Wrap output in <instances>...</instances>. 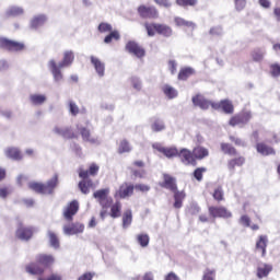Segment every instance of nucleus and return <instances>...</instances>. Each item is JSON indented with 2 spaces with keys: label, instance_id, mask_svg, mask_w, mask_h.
<instances>
[{
  "label": "nucleus",
  "instance_id": "f257e3e1",
  "mask_svg": "<svg viewBox=\"0 0 280 280\" xmlns=\"http://www.w3.org/2000/svg\"><path fill=\"white\" fill-rule=\"evenodd\" d=\"M73 60H75V55H73V51L67 50L63 54V59L59 65L56 63V60L54 59L48 62V67L54 75L55 82H60V80H62V71H60V69L71 67V65H73Z\"/></svg>",
  "mask_w": 280,
  "mask_h": 280
},
{
  "label": "nucleus",
  "instance_id": "f03ea898",
  "mask_svg": "<svg viewBox=\"0 0 280 280\" xmlns=\"http://www.w3.org/2000/svg\"><path fill=\"white\" fill-rule=\"evenodd\" d=\"M56 187H58V175H54L46 184L38 182L28 183V189L35 191V194H40L42 196H51Z\"/></svg>",
  "mask_w": 280,
  "mask_h": 280
},
{
  "label": "nucleus",
  "instance_id": "7ed1b4c3",
  "mask_svg": "<svg viewBox=\"0 0 280 280\" xmlns=\"http://www.w3.org/2000/svg\"><path fill=\"white\" fill-rule=\"evenodd\" d=\"M144 27H145L148 36H156V34H159L160 36L170 38V36H172V34H174V31L167 24L145 22Z\"/></svg>",
  "mask_w": 280,
  "mask_h": 280
},
{
  "label": "nucleus",
  "instance_id": "20e7f679",
  "mask_svg": "<svg viewBox=\"0 0 280 280\" xmlns=\"http://www.w3.org/2000/svg\"><path fill=\"white\" fill-rule=\"evenodd\" d=\"M137 12L140 19H149L151 21H156L160 16L159 9L154 5L140 4L137 8Z\"/></svg>",
  "mask_w": 280,
  "mask_h": 280
},
{
  "label": "nucleus",
  "instance_id": "39448f33",
  "mask_svg": "<svg viewBox=\"0 0 280 280\" xmlns=\"http://www.w3.org/2000/svg\"><path fill=\"white\" fill-rule=\"evenodd\" d=\"M110 188H103L94 191L93 197L101 205L102 209H108L113 205V198L108 197Z\"/></svg>",
  "mask_w": 280,
  "mask_h": 280
},
{
  "label": "nucleus",
  "instance_id": "423d86ee",
  "mask_svg": "<svg viewBox=\"0 0 280 280\" xmlns=\"http://www.w3.org/2000/svg\"><path fill=\"white\" fill-rule=\"evenodd\" d=\"M208 213L210 218H213V220L217 218H222L223 220L233 218L231 210L226 209L224 206H210L208 207Z\"/></svg>",
  "mask_w": 280,
  "mask_h": 280
},
{
  "label": "nucleus",
  "instance_id": "0eeeda50",
  "mask_svg": "<svg viewBox=\"0 0 280 280\" xmlns=\"http://www.w3.org/2000/svg\"><path fill=\"white\" fill-rule=\"evenodd\" d=\"M0 49H7V51H23L25 49V44L0 37Z\"/></svg>",
  "mask_w": 280,
  "mask_h": 280
},
{
  "label": "nucleus",
  "instance_id": "6e6552de",
  "mask_svg": "<svg viewBox=\"0 0 280 280\" xmlns=\"http://www.w3.org/2000/svg\"><path fill=\"white\" fill-rule=\"evenodd\" d=\"M135 194V185L130 183H122L119 188L115 191L114 198H119L120 200H126Z\"/></svg>",
  "mask_w": 280,
  "mask_h": 280
},
{
  "label": "nucleus",
  "instance_id": "1a4fd4ad",
  "mask_svg": "<svg viewBox=\"0 0 280 280\" xmlns=\"http://www.w3.org/2000/svg\"><path fill=\"white\" fill-rule=\"evenodd\" d=\"M15 237L18 240H22V242H28V240L34 237V229L32 226H25L22 222H20L15 231Z\"/></svg>",
  "mask_w": 280,
  "mask_h": 280
},
{
  "label": "nucleus",
  "instance_id": "9d476101",
  "mask_svg": "<svg viewBox=\"0 0 280 280\" xmlns=\"http://www.w3.org/2000/svg\"><path fill=\"white\" fill-rule=\"evenodd\" d=\"M126 51L136 56V58H144L145 56V48H143L139 43L130 40L125 46Z\"/></svg>",
  "mask_w": 280,
  "mask_h": 280
},
{
  "label": "nucleus",
  "instance_id": "9b49d317",
  "mask_svg": "<svg viewBox=\"0 0 280 280\" xmlns=\"http://www.w3.org/2000/svg\"><path fill=\"white\" fill-rule=\"evenodd\" d=\"M252 115L248 112L245 113H241L237 115H234L230 118V126L235 127V126H244L246 124H248L252 119Z\"/></svg>",
  "mask_w": 280,
  "mask_h": 280
},
{
  "label": "nucleus",
  "instance_id": "f8f14e48",
  "mask_svg": "<svg viewBox=\"0 0 280 280\" xmlns=\"http://www.w3.org/2000/svg\"><path fill=\"white\" fill-rule=\"evenodd\" d=\"M178 159L184 163V165H194L196 166L198 162L194 155V151L189 149H182L178 153Z\"/></svg>",
  "mask_w": 280,
  "mask_h": 280
},
{
  "label": "nucleus",
  "instance_id": "ddd939ff",
  "mask_svg": "<svg viewBox=\"0 0 280 280\" xmlns=\"http://www.w3.org/2000/svg\"><path fill=\"white\" fill-rule=\"evenodd\" d=\"M80 211V203L78 200H72L63 210V218L71 222L73 220V215H75Z\"/></svg>",
  "mask_w": 280,
  "mask_h": 280
},
{
  "label": "nucleus",
  "instance_id": "4468645a",
  "mask_svg": "<svg viewBox=\"0 0 280 280\" xmlns=\"http://www.w3.org/2000/svg\"><path fill=\"white\" fill-rule=\"evenodd\" d=\"M163 189H168V191H176L178 189V184L176 183V177L171 174H163V182L160 184Z\"/></svg>",
  "mask_w": 280,
  "mask_h": 280
},
{
  "label": "nucleus",
  "instance_id": "2eb2a0df",
  "mask_svg": "<svg viewBox=\"0 0 280 280\" xmlns=\"http://www.w3.org/2000/svg\"><path fill=\"white\" fill-rule=\"evenodd\" d=\"M192 104L194 106L201 108V110H208L210 106L213 108V104H215V102L207 100L202 94H197L192 96Z\"/></svg>",
  "mask_w": 280,
  "mask_h": 280
},
{
  "label": "nucleus",
  "instance_id": "dca6fc26",
  "mask_svg": "<svg viewBox=\"0 0 280 280\" xmlns=\"http://www.w3.org/2000/svg\"><path fill=\"white\" fill-rule=\"evenodd\" d=\"M213 110H220V108L225 113V115H233L235 107H233V103L229 100H223L219 103L212 104Z\"/></svg>",
  "mask_w": 280,
  "mask_h": 280
},
{
  "label": "nucleus",
  "instance_id": "f3484780",
  "mask_svg": "<svg viewBox=\"0 0 280 280\" xmlns=\"http://www.w3.org/2000/svg\"><path fill=\"white\" fill-rule=\"evenodd\" d=\"M35 261L39 264V266H43L44 270L45 268H50V266H54V262L56 259L52 255L49 254H39L36 256Z\"/></svg>",
  "mask_w": 280,
  "mask_h": 280
},
{
  "label": "nucleus",
  "instance_id": "a211bd4d",
  "mask_svg": "<svg viewBox=\"0 0 280 280\" xmlns=\"http://www.w3.org/2000/svg\"><path fill=\"white\" fill-rule=\"evenodd\" d=\"M25 271L28 275H33L36 277L45 275V268L40 266V264L38 262H30L28 265L25 266Z\"/></svg>",
  "mask_w": 280,
  "mask_h": 280
},
{
  "label": "nucleus",
  "instance_id": "6ab92c4d",
  "mask_svg": "<svg viewBox=\"0 0 280 280\" xmlns=\"http://www.w3.org/2000/svg\"><path fill=\"white\" fill-rule=\"evenodd\" d=\"M91 65H93L97 75L100 78H104V73L106 71V65L97 57L91 56L90 57Z\"/></svg>",
  "mask_w": 280,
  "mask_h": 280
},
{
  "label": "nucleus",
  "instance_id": "aec40b11",
  "mask_svg": "<svg viewBox=\"0 0 280 280\" xmlns=\"http://www.w3.org/2000/svg\"><path fill=\"white\" fill-rule=\"evenodd\" d=\"M78 173L79 177L81 178H89V176H95L96 174L100 173V165L92 163L90 164L88 171L84 168H79Z\"/></svg>",
  "mask_w": 280,
  "mask_h": 280
},
{
  "label": "nucleus",
  "instance_id": "412c9836",
  "mask_svg": "<svg viewBox=\"0 0 280 280\" xmlns=\"http://www.w3.org/2000/svg\"><path fill=\"white\" fill-rule=\"evenodd\" d=\"M66 235H78V233H84V224L72 223L63 226Z\"/></svg>",
  "mask_w": 280,
  "mask_h": 280
},
{
  "label": "nucleus",
  "instance_id": "4be33fe9",
  "mask_svg": "<svg viewBox=\"0 0 280 280\" xmlns=\"http://www.w3.org/2000/svg\"><path fill=\"white\" fill-rule=\"evenodd\" d=\"M191 75H196V70L191 67H182L179 69V72L177 74V80L180 82H186V80H189Z\"/></svg>",
  "mask_w": 280,
  "mask_h": 280
},
{
  "label": "nucleus",
  "instance_id": "5701e85b",
  "mask_svg": "<svg viewBox=\"0 0 280 280\" xmlns=\"http://www.w3.org/2000/svg\"><path fill=\"white\" fill-rule=\"evenodd\" d=\"M268 248V235H259L256 241V250L260 253L261 257L266 255V249Z\"/></svg>",
  "mask_w": 280,
  "mask_h": 280
},
{
  "label": "nucleus",
  "instance_id": "b1692460",
  "mask_svg": "<svg viewBox=\"0 0 280 280\" xmlns=\"http://www.w3.org/2000/svg\"><path fill=\"white\" fill-rule=\"evenodd\" d=\"M245 164L246 158L240 155L228 161V170H230V172H235V167H243Z\"/></svg>",
  "mask_w": 280,
  "mask_h": 280
},
{
  "label": "nucleus",
  "instance_id": "393cba45",
  "mask_svg": "<svg viewBox=\"0 0 280 280\" xmlns=\"http://www.w3.org/2000/svg\"><path fill=\"white\" fill-rule=\"evenodd\" d=\"M192 154L195 156V161H203V159H207V156H209V149L202 145H197L192 149Z\"/></svg>",
  "mask_w": 280,
  "mask_h": 280
},
{
  "label": "nucleus",
  "instance_id": "a878e982",
  "mask_svg": "<svg viewBox=\"0 0 280 280\" xmlns=\"http://www.w3.org/2000/svg\"><path fill=\"white\" fill-rule=\"evenodd\" d=\"M54 132H56V135H60L61 137H63V139H78L75 132H73V130L69 127H55Z\"/></svg>",
  "mask_w": 280,
  "mask_h": 280
},
{
  "label": "nucleus",
  "instance_id": "bb28decb",
  "mask_svg": "<svg viewBox=\"0 0 280 280\" xmlns=\"http://www.w3.org/2000/svg\"><path fill=\"white\" fill-rule=\"evenodd\" d=\"M4 154L8 159H12V161L23 160V153H21V150H19V148L10 147L4 151Z\"/></svg>",
  "mask_w": 280,
  "mask_h": 280
},
{
  "label": "nucleus",
  "instance_id": "cd10ccee",
  "mask_svg": "<svg viewBox=\"0 0 280 280\" xmlns=\"http://www.w3.org/2000/svg\"><path fill=\"white\" fill-rule=\"evenodd\" d=\"M174 194V208L175 209H180L183 207V200H185V198H187V194H185V190H178V188L176 189V191H172Z\"/></svg>",
  "mask_w": 280,
  "mask_h": 280
},
{
  "label": "nucleus",
  "instance_id": "c85d7f7f",
  "mask_svg": "<svg viewBox=\"0 0 280 280\" xmlns=\"http://www.w3.org/2000/svg\"><path fill=\"white\" fill-rule=\"evenodd\" d=\"M256 150L262 156H270V154H276L275 149L264 142L257 143Z\"/></svg>",
  "mask_w": 280,
  "mask_h": 280
},
{
  "label": "nucleus",
  "instance_id": "c756f323",
  "mask_svg": "<svg viewBox=\"0 0 280 280\" xmlns=\"http://www.w3.org/2000/svg\"><path fill=\"white\" fill-rule=\"evenodd\" d=\"M220 148L223 154H226L228 156H237V149L233 147V144L229 142H222Z\"/></svg>",
  "mask_w": 280,
  "mask_h": 280
},
{
  "label": "nucleus",
  "instance_id": "7c9ffc66",
  "mask_svg": "<svg viewBox=\"0 0 280 280\" xmlns=\"http://www.w3.org/2000/svg\"><path fill=\"white\" fill-rule=\"evenodd\" d=\"M45 23H47V15L39 14L32 19L31 27L32 30H38V27H43Z\"/></svg>",
  "mask_w": 280,
  "mask_h": 280
},
{
  "label": "nucleus",
  "instance_id": "2f4dec72",
  "mask_svg": "<svg viewBox=\"0 0 280 280\" xmlns=\"http://www.w3.org/2000/svg\"><path fill=\"white\" fill-rule=\"evenodd\" d=\"M93 187V179L91 178H82L81 182H79V189L84 195L90 194L91 189Z\"/></svg>",
  "mask_w": 280,
  "mask_h": 280
},
{
  "label": "nucleus",
  "instance_id": "473e14b6",
  "mask_svg": "<svg viewBox=\"0 0 280 280\" xmlns=\"http://www.w3.org/2000/svg\"><path fill=\"white\" fill-rule=\"evenodd\" d=\"M109 215L114 220L117 218H121V201H116L115 203H112L110 206Z\"/></svg>",
  "mask_w": 280,
  "mask_h": 280
},
{
  "label": "nucleus",
  "instance_id": "72a5a7b5",
  "mask_svg": "<svg viewBox=\"0 0 280 280\" xmlns=\"http://www.w3.org/2000/svg\"><path fill=\"white\" fill-rule=\"evenodd\" d=\"M79 131L83 141H88V143H97V139L91 137V130L86 127L79 128Z\"/></svg>",
  "mask_w": 280,
  "mask_h": 280
},
{
  "label": "nucleus",
  "instance_id": "f704fd0d",
  "mask_svg": "<svg viewBox=\"0 0 280 280\" xmlns=\"http://www.w3.org/2000/svg\"><path fill=\"white\" fill-rule=\"evenodd\" d=\"M30 102L33 104V106H40L47 102V96L44 94H32L30 96Z\"/></svg>",
  "mask_w": 280,
  "mask_h": 280
},
{
  "label": "nucleus",
  "instance_id": "c9c22d12",
  "mask_svg": "<svg viewBox=\"0 0 280 280\" xmlns=\"http://www.w3.org/2000/svg\"><path fill=\"white\" fill-rule=\"evenodd\" d=\"M174 23L177 25V27H191V30H196V23L187 21L183 18H175Z\"/></svg>",
  "mask_w": 280,
  "mask_h": 280
},
{
  "label": "nucleus",
  "instance_id": "e433bc0d",
  "mask_svg": "<svg viewBox=\"0 0 280 280\" xmlns=\"http://www.w3.org/2000/svg\"><path fill=\"white\" fill-rule=\"evenodd\" d=\"M272 272V266L270 265H262L257 268V277L258 279H264V277H268Z\"/></svg>",
  "mask_w": 280,
  "mask_h": 280
},
{
  "label": "nucleus",
  "instance_id": "4c0bfd02",
  "mask_svg": "<svg viewBox=\"0 0 280 280\" xmlns=\"http://www.w3.org/2000/svg\"><path fill=\"white\" fill-rule=\"evenodd\" d=\"M128 152H132V147H130V142L126 139L120 140L118 143V154H126Z\"/></svg>",
  "mask_w": 280,
  "mask_h": 280
},
{
  "label": "nucleus",
  "instance_id": "58836bf2",
  "mask_svg": "<svg viewBox=\"0 0 280 280\" xmlns=\"http://www.w3.org/2000/svg\"><path fill=\"white\" fill-rule=\"evenodd\" d=\"M162 91H163L164 95H166V97H168V100H174V97H178V92L172 85H167V84L164 85L162 88Z\"/></svg>",
  "mask_w": 280,
  "mask_h": 280
},
{
  "label": "nucleus",
  "instance_id": "ea45409f",
  "mask_svg": "<svg viewBox=\"0 0 280 280\" xmlns=\"http://www.w3.org/2000/svg\"><path fill=\"white\" fill-rule=\"evenodd\" d=\"M264 56H266V51H264V49L261 48H255L250 52V57L254 60V62H261V60H264Z\"/></svg>",
  "mask_w": 280,
  "mask_h": 280
},
{
  "label": "nucleus",
  "instance_id": "a19ab883",
  "mask_svg": "<svg viewBox=\"0 0 280 280\" xmlns=\"http://www.w3.org/2000/svg\"><path fill=\"white\" fill-rule=\"evenodd\" d=\"M160 152L167 159H174V156H178L179 154V151L176 148H162L160 149Z\"/></svg>",
  "mask_w": 280,
  "mask_h": 280
},
{
  "label": "nucleus",
  "instance_id": "79ce46f5",
  "mask_svg": "<svg viewBox=\"0 0 280 280\" xmlns=\"http://www.w3.org/2000/svg\"><path fill=\"white\" fill-rule=\"evenodd\" d=\"M132 224V210H126L122 214V228L128 229Z\"/></svg>",
  "mask_w": 280,
  "mask_h": 280
},
{
  "label": "nucleus",
  "instance_id": "37998d69",
  "mask_svg": "<svg viewBox=\"0 0 280 280\" xmlns=\"http://www.w3.org/2000/svg\"><path fill=\"white\" fill-rule=\"evenodd\" d=\"M119 38H121V35H119V31H112L107 36H105L104 43L106 45H110L113 40H119Z\"/></svg>",
  "mask_w": 280,
  "mask_h": 280
},
{
  "label": "nucleus",
  "instance_id": "c03bdc74",
  "mask_svg": "<svg viewBox=\"0 0 280 280\" xmlns=\"http://www.w3.org/2000/svg\"><path fill=\"white\" fill-rule=\"evenodd\" d=\"M175 2L179 8H196L198 5V0H176Z\"/></svg>",
  "mask_w": 280,
  "mask_h": 280
},
{
  "label": "nucleus",
  "instance_id": "a18cd8bd",
  "mask_svg": "<svg viewBox=\"0 0 280 280\" xmlns=\"http://www.w3.org/2000/svg\"><path fill=\"white\" fill-rule=\"evenodd\" d=\"M212 198L217 202H222L224 200V190L222 189V186H219L214 189V191L212 192Z\"/></svg>",
  "mask_w": 280,
  "mask_h": 280
},
{
  "label": "nucleus",
  "instance_id": "49530a36",
  "mask_svg": "<svg viewBox=\"0 0 280 280\" xmlns=\"http://www.w3.org/2000/svg\"><path fill=\"white\" fill-rule=\"evenodd\" d=\"M137 242L142 248H145L150 244V236L148 234H138Z\"/></svg>",
  "mask_w": 280,
  "mask_h": 280
},
{
  "label": "nucleus",
  "instance_id": "de8ad7c7",
  "mask_svg": "<svg viewBox=\"0 0 280 280\" xmlns=\"http://www.w3.org/2000/svg\"><path fill=\"white\" fill-rule=\"evenodd\" d=\"M49 243L52 248H60V240L54 232H48Z\"/></svg>",
  "mask_w": 280,
  "mask_h": 280
},
{
  "label": "nucleus",
  "instance_id": "09e8293b",
  "mask_svg": "<svg viewBox=\"0 0 280 280\" xmlns=\"http://www.w3.org/2000/svg\"><path fill=\"white\" fill-rule=\"evenodd\" d=\"M269 73L271 78H280V63H271L269 66Z\"/></svg>",
  "mask_w": 280,
  "mask_h": 280
},
{
  "label": "nucleus",
  "instance_id": "8fccbe9b",
  "mask_svg": "<svg viewBox=\"0 0 280 280\" xmlns=\"http://www.w3.org/2000/svg\"><path fill=\"white\" fill-rule=\"evenodd\" d=\"M153 132H161L165 129V124L161 119H155L151 125Z\"/></svg>",
  "mask_w": 280,
  "mask_h": 280
},
{
  "label": "nucleus",
  "instance_id": "3c124183",
  "mask_svg": "<svg viewBox=\"0 0 280 280\" xmlns=\"http://www.w3.org/2000/svg\"><path fill=\"white\" fill-rule=\"evenodd\" d=\"M23 8L12 7L7 11V16H21L23 14Z\"/></svg>",
  "mask_w": 280,
  "mask_h": 280
},
{
  "label": "nucleus",
  "instance_id": "603ef678",
  "mask_svg": "<svg viewBox=\"0 0 280 280\" xmlns=\"http://www.w3.org/2000/svg\"><path fill=\"white\" fill-rule=\"evenodd\" d=\"M201 280H215V269L207 268Z\"/></svg>",
  "mask_w": 280,
  "mask_h": 280
},
{
  "label": "nucleus",
  "instance_id": "864d4df0",
  "mask_svg": "<svg viewBox=\"0 0 280 280\" xmlns=\"http://www.w3.org/2000/svg\"><path fill=\"white\" fill-rule=\"evenodd\" d=\"M205 172H207L206 167H197L194 171L192 176H194V178H196L198 180V183H200V182H202V176H203Z\"/></svg>",
  "mask_w": 280,
  "mask_h": 280
},
{
  "label": "nucleus",
  "instance_id": "5fc2aeb1",
  "mask_svg": "<svg viewBox=\"0 0 280 280\" xmlns=\"http://www.w3.org/2000/svg\"><path fill=\"white\" fill-rule=\"evenodd\" d=\"M70 114L72 117H77V115H80V107L75 104L73 101H69L68 103Z\"/></svg>",
  "mask_w": 280,
  "mask_h": 280
},
{
  "label": "nucleus",
  "instance_id": "6e6d98bb",
  "mask_svg": "<svg viewBox=\"0 0 280 280\" xmlns=\"http://www.w3.org/2000/svg\"><path fill=\"white\" fill-rule=\"evenodd\" d=\"M112 31H113V25H110L108 23L102 22L98 25V32H101V34H106V33L112 32Z\"/></svg>",
  "mask_w": 280,
  "mask_h": 280
},
{
  "label": "nucleus",
  "instance_id": "4d7b16f0",
  "mask_svg": "<svg viewBox=\"0 0 280 280\" xmlns=\"http://www.w3.org/2000/svg\"><path fill=\"white\" fill-rule=\"evenodd\" d=\"M177 69H178V63L176 62V60L174 59L168 60V71H171L172 75H176Z\"/></svg>",
  "mask_w": 280,
  "mask_h": 280
},
{
  "label": "nucleus",
  "instance_id": "13d9d810",
  "mask_svg": "<svg viewBox=\"0 0 280 280\" xmlns=\"http://www.w3.org/2000/svg\"><path fill=\"white\" fill-rule=\"evenodd\" d=\"M135 178H143L145 176V170L129 168Z\"/></svg>",
  "mask_w": 280,
  "mask_h": 280
},
{
  "label": "nucleus",
  "instance_id": "bf43d9fd",
  "mask_svg": "<svg viewBox=\"0 0 280 280\" xmlns=\"http://www.w3.org/2000/svg\"><path fill=\"white\" fill-rule=\"evenodd\" d=\"M133 189H136V191H141L142 194H147V191H150V186L145 184H136L133 185Z\"/></svg>",
  "mask_w": 280,
  "mask_h": 280
},
{
  "label": "nucleus",
  "instance_id": "052dcab7",
  "mask_svg": "<svg viewBox=\"0 0 280 280\" xmlns=\"http://www.w3.org/2000/svg\"><path fill=\"white\" fill-rule=\"evenodd\" d=\"M188 213L190 215H198V213H200V206H198L197 203L190 205V207L188 208Z\"/></svg>",
  "mask_w": 280,
  "mask_h": 280
},
{
  "label": "nucleus",
  "instance_id": "680f3d73",
  "mask_svg": "<svg viewBox=\"0 0 280 280\" xmlns=\"http://www.w3.org/2000/svg\"><path fill=\"white\" fill-rule=\"evenodd\" d=\"M230 141H232V143L244 148L246 145V143L244 142V140H242V138H237L235 136H230Z\"/></svg>",
  "mask_w": 280,
  "mask_h": 280
},
{
  "label": "nucleus",
  "instance_id": "e2e57ef3",
  "mask_svg": "<svg viewBox=\"0 0 280 280\" xmlns=\"http://www.w3.org/2000/svg\"><path fill=\"white\" fill-rule=\"evenodd\" d=\"M160 8H172V2L170 0H153Z\"/></svg>",
  "mask_w": 280,
  "mask_h": 280
},
{
  "label": "nucleus",
  "instance_id": "0e129e2a",
  "mask_svg": "<svg viewBox=\"0 0 280 280\" xmlns=\"http://www.w3.org/2000/svg\"><path fill=\"white\" fill-rule=\"evenodd\" d=\"M209 34L211 36H222V27L214 26V27L210 28Z\"/></svg>",
  "mask_w": 280,
  "mask_h": 280
},
{
  "label": "nucleus",
  "instance_id": "69168bd1",
  "mask_svg": "<svg viewBox=\"0 0 280 280\" xmlns=\"http://www.w3.org/2000/svg\"><path fill=\"white\" fill-rule=\"evenodd\" d=\"M240 223H241L243 226L248 228V226H250V218H249L248 215L244 214V215H242V217L240 218Z\"/></svg>",
  "mask_w": 280,
  "mask_h": 280
},
{
  "label": "nucleus",
  "instance_id": "338daca9",
  "mask_svg": "<svg viewBox=\"0 0 280 280\" xmlns=\"http://www.w3.org/2000/svg\"><path fill=\"white\" fill-rule=\"evenodd\" d=\"M94 277H95V273H93V272H85L81 277H79L78 280H93Z\"/></svg>",
  "mask_w": 280,
  "mask_h": 280
},
{
  "label": "nucleus",
  "instance_id": "774afa93",
  "mask_svg": "<svg viewBox=\"0 0 280 280\" xmlns=\"http://www.w3.org/2000/svg\"><path fill=\"white\" fill-rule=\"evenodd\" d=\"M164 280H180V278L174 271H171L165 276Z\"/></svg>",
  "mask_w": 280,
  "mask_h": 280
}]
</instances>
